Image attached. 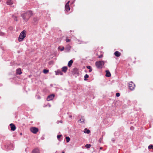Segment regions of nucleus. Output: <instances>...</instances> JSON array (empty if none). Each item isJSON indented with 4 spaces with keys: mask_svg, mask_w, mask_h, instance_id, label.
I'll return each mask as SVG.
<instances>
[{
    "mask_svg": "<svg viewBox=\"0 0 153 153\" xmlns=\"http://www.w3.org/2000/svg\"><path fill=\"white\" fill-rule=\"evenodd\" d=\"M58 49L60 50L61 51H62L64 49V48L63 46H59L58 48Z\"/></svg>",
    "mask_w": 153,
    "mask_h": 153,
    "instance_id": "20",
    "label": "nucleus"
},
{
    "mask_svg": "<svg viewBox=\"0 0 153 153\" xmlns=\"http://www.w3.org/2000/svg\"><path fill=\"white\" fill-rule=\"evenodd\" d=\"M32 153H40V152L38 149L36 148L32 151Z\"/></svg>",
    "mask_w": 153,
    "mask_h": 153,
    "instance_id": "11",
    "label": "nucleus"
},
{
    "mask_svg": "<svg viewBox=\"0 0 153 153\" xmlns=\"http://www.w3.org/2000/svg\"><path fill=\"white\" fill-rule=\"evenodd\" d=\"M32 12L31 11H28L21 15V16L25 21H28L32 15Z\"/></svg>",
    "mask_w": 153,
    "mask_h": 153,
    "instance_id": "1",
    "label": "nucleus"
},
{
    "mask_svg": "<svg viewBox=\"0 0 153 153\" xmlns=\"http://www.w3.org/2000/svg\"><path fill=\"white\" fill-rule=\"evenodd\" d=\"M71 48V46L68 44L66 46L65 49L66 51V52H69L70 51Z\"/></svg>",
    "mask_w": 153,
    "mask_h": 153,
    "instance_id": "7",
    "label": "nucleus"
},
{
    "mask_svg": "<svg viewBox=\"0 0 153 153\" xmlns=\"http://www.w3.org/2000/svg\"><path fill=\"white\" fill-rule=\"evenodd\" d=\"M61 153H65V152H62Z\"/></svg>",
    "mask_w": 153,
    "mask_h": 153,
    "instance_id": "40",
    "label": "nucleus"
},
{
    "mask_svg": "<svg viewBox=\"0 0 153 153\" xmlns=\"http://www.w3.org/2000/svg\"><path fill=\"white\" fill-rule=\"evenodd\" d=\"M135 85V84L132 82H130L129 83V88L131 90L134 89Z\"/></svg>",
    "mask_w": 153,
    "mask_h": 153,
    "instance_id": "4",
    "label": "nucleus"
},
{
    "mask_svg": "<svg viewBox=\"0 0 153 153\" xmlns=\"http://www.w3.org/2000/svg\"><path fill=\"white\" fill-rule=\"evenodd\" d=\"M114 54L116 56L119 57L120 56L121 53L119 52L116 51L114 52Z\"/></svg>",
    "mask_w": 153,
    "mask_h": 153,
    "instance_id": "13",
    "label": "nucleus"
},
{
    "mask_svg": "<svg viewBox=\"0 0 153 153\" xmlns=\"http://www.w3.org/2000/svg\"><path fill=\"white\" fill-rule=\"evenodd\" d=\"M69 117H72V116L71 115H70V116H69Z\"/></svg>",
    "mask_w": 153,
    "mask_h": 153,
    "instance_id": "38",
    "label": "nucleus"
},
{
    "mask_svg": "<svg viewBox=\"0 0 153 153\" xmlns=\"http://www.w3.org/2000/svg\"><path fill=\"white\" fill-rule=\"evenodd\" d=\"M71 41V40L70 39H68V38H67L66 39V41L67 42H70Z\"/></svg>",
    "mask_w": 153,
    "mask_h": 153,
    "instance_id": "26",
    "label": "nucleus"
},
{
    "mask_svg": "<svg viewBox=\"0 0 153 153\" xmlns=\"http://www.w3.org/2000/svg\"><path fill=\"white\" fill-rule=\"evenodd\" d=\"M88 77H89V76L88 74H85L84 76V78H85L84 80H86V79L88 78Z\"/></svg>",
    "mask_w": 153,
    "mask_h": 153,
    "instance_id": "25",
    "label": "nucleus"
},
{
    "mask_svg": "<svg viewBox=\"0 0 153 153\" xmlns=\"http://www.w3.org/2000/svg\"><path fill=\"white\" fill-rule=\"evenodd\" d=\"M103 56V55L102 54H101L100 55L98 56V58H101Z\"/></svg>",
    "mask_w": 153,
    "mask_h": 153,
    "instance_id": "32",
    "label": "nucleus"
},
{
    "mask_svg": "<svg viewBox=\"0 0 153 153\" xmlns=\"http://www.w3.org/2000/svg\"><path fill=\"white\" fill-rule=\"evenodd\" d=\"M55 95L54 94H52L48 96L47 99L48 101H50L52 100L54 98Z\"/></svg>",
    "mask_w": 153,
    "mask_h": 153,
    "instance_id": "6",
    "label": "nucleus"
},
{
    "mask_svg": "<svg viewBox=\"0 0 153 153\" xmlns=\"http://www.w3.org/2000/svg\"><path fill=\"white\" fill-rule=\"evenodd\" d=\"M84 119L82 117L81 119L79 120V122L80 123H84Z\"/></svg>",
    "mask_w": 153,
    "mask_h": 153,
    "instance_id": "21",
    "label": "nucleus"
},
{
    "mask_svg": "<svg viewBox=\"0 0 153 153\" xmlns=\"http://www.w3.org/2000/svg\"><path fill=\"white\" fill-rule=\"evenodd\" d=\"M102 140V139H100V140H99V142L100 143H101V141Z\"/></svg>",
    "mask_w": 153,
    "mask_h": 153,
    "instance_id": "35",
    "label": "nucleus"
},
{
    "mask_svg": "<svg viewBox=\"0 0 153 153\" xmlns=\"http://www.w3.org/2000/svg\"><path fill=\"white\" fill-rule=\"evenodd\" d=\"M73 63V61L72 60H70L68 62V66L70 67L72 65Z\"/></svg>",
    "mask_w": 153,
    "mask_h": 153,
    "instance_id": "15",
    "label": "nucleus"
},
{
    "mask_svg": "<svg viewBox=\"0 0 153 153\" xmlns=\"http://www.w3.org/2000/svg\"><path fill=\"white\" fill-rule=\"evenodd\" d=\"M16 74L19 75L21 74L22 73L21 69L20 68H19L16 70Z\"/></svg>",
    "mask_w": 153,
    "mask_h": 153,
    "instance_id": "10",
    "label": "nucleus"
},
{
    "mask_svg": "<svg viewBox=\"0 0 153 153\" xmlns=\"http://www.w3.org/2000/svg\"><path fill=\"white\" fill-rule=\"evenodd\" d=\"M133 128H134L133 127H131V129H133Z\"/></svg>",
    "mask_w": 153,
    "mask_h": 153,
    "instance_id": "36",
    "label": "nucleus"
},
{
    "mask_svg": "<svg viewBox=\"0 0 153 153\" xmlns=\"http://www.w3.org/2000/svg\"><path fill=\"white\" fill-rule=\"evenodd\" d=\"M48 72H49V70H48L44 69L43 71V72L45 74L48 73Z\"/></svg>",
    "mask_w": 153,
    "mask_h": 153,
    "instance_id": "24",
    "label": "nucleus"
},
{
    "mask_svg": "<svg viewBox=\"0 0 153 153\" xmlns=\"http://www.w3.org/2000/svg\"><path fill=\"white\" fill-rule=\"evenodd\" d=\"M73 71H75V72L76 73L77 71V69L76 68H74L73 69Z\"/></svg>",
    "mask_w": 153,
    "mask_h": 153,
    "instance_id": "28",
    "label": "nucleus"
},
{
    "mask_svg": "<svg viewBox=\"0 0 153 153\" xmlns=\"http://www.w3.org/2000/svg\"><path fill=\"white\" fill-rule=\"evenodd\" d=\"M7 4L8 5H11L13 4V1L11 0H8L7 1Z\"/></svg>",
    "mask_w": 153,
    "mask_h": 153,
    "instance_id": "17",
    "label": "nucleus"
},
{
    "mask_svg": "<svg viewBox=\"0 0 153 153\" xmlns=\"http://www.w3.org/2000/svg\"><path fill=\"white\" fill-rule=\"evenodd\" d=\"M14 17H15V16H13V18H14V20H15L16 21H17V17H15V18H14Z\"/></svg>",
    "mask_w": 153,
    "mask_h": 153,
    "instance_id": "33",
    "label": "nucleus"
},
{
    "mask_svg": "<svg viewBox=\"0 0 153 153\" xmlns=\"http://www.w3.org/2000/svg\"><path fill=\"white\" fill-rule=\"evenodd\" d=\"M102 149V147H101L100 148V149Z\"/></svg>",
    "mask_w": 153,
    "mask_h": 153,
    "instance_id": "37",
    "label": "nucleus"
},
{
    "mask_svg": "<svg viewBox=\"0 0 153 153\" xmlns=\"http://www.w3.org/2000/svg\"><path fill=\"white\" fill-rule=\"evenodd\" d=\"M62 135H58L57 136V138L59 139L60 138L62 137Z\"/></svg>",
    "mask_w": 153,
    "mask_h": 153,
    "instance_id": "30",
    "label": "nucleus"
},
{
    "mask_svg": "<svg viewBox=\"0 0 153 153\" xmlns=\"http://www.w3.org/2000/svg\"><path fill=\"white\" fill-rule=\"evenodd\" d=\"M92 71V68H91V69H89V72H91Z\"/></svg>",
    "mask_w": 153,
    "mask_h": 153,
    "instance_id": "34",
    "label": "nucleus"
},
{
    "mask_svg": "<svg viewBox=\"0 0 153 153\" xmlns=\"http://www.w3.org/2000/svg\"><path fill=\"white\" fill-rule=\"evenodd\" d=\"M104 64V62L102 61H97L95 63V65L97 68L100 69L102 68Z\"/></svg>",
    "mask_w": 153,
    "mask_h": 153,
    "instance_id": "3",
    "label": "nucleus"
},
{
    "mask_svg": "<svg viewBox=\"0 0 153 153\" xmlns=\"http://www.w3.org/2000/svg\"><path fill=\"white\" fill-rule=\"evenodd\" d=\"M116 95L117 97H119L120 95V94L119 93H116Z\"/></svg>",
    "mask_w": 153,
    "mask_h": 153,
    "instance_id": "29",
    "label": "nucleus"
},
{
    "mask_svg": "<svg viewBox=\"0 0 153 153\" xmlns=\"http://www.w3.org/2000/svg\"><path fill=\"white\" fill-rule=\"evenodd\" d=\"M152 149H153V148H152Z\"/></svg>",
    "mask_w": 153,
    "mask_h": 153,
    "instance_id": "42",
    "label": "nucleus"
},
{
    "mask_svg": "<svg viewBox=\"0 0 153 153\" xmlns=\"http://www.w3.org/2000/svg\"><path fill=\"white\" fill-rule=\"evenodd\" d=\"M56 75H62L63 74V73L61 71L59 70H57L56 71H55Z\"/></svg>",
    "mask_w": 153,
    "mask_h": 153,
    "instance_id": "12",
    "label": "nucleus"
},
{
    "mask_svg": "<svg viewBox=\"0 0 153 153\" xmlns=\"http://www.w3.org/2000/svg\"><path fill=\"white\" fill-rule=\"evenodd\" d=\"M91 146V145L90 144H87L85 146V147L87 149L90 148Z\"/></svg>",
    "mask_w": 153,
    "mask_h": 153,
    "instance_id": "22",
    "label": "nucleus"
},
{
    "mask_svg": "<svg viewBox=\"0 0 153 153\" xmlns=\"http://www.w3.org/2000/svg\"><path fill=\"white\" fill-rule=\"evenodd\" d=\"M86 67L88 69H91L92 68L91 66H87Z\"/></svg>",
    "mask_w": 153,
    "mask_h": 153,
    "instance_id": "31",
    "label": "nucleus"
},
{
    "mask_svg": "<svg viewBox=\"0 0 153 153\" xmlns=\"http://www.w3.org/2000/svg\"><path fill=\"white\" fill-rule=\"evenodd\" d=\"M11 127V130L12 131H14L16 129V127L14 124L11 123L10 125Z\"/></svg>",
    "mask_w": 153,
    "mask_h": 153,
    "instance_id": "9",
    "label": "nucleus"
},
{
    "mask_svg": "<svg viewBox=\"0 0 153 153\" xmlns=\"http://www.w3.org/2000/svg\"><path fill=\"white\" fill-rule=\"evenodd\" d=\"M153 147V145H150L148 147V148L149 149H152Z\"/></svg>",
    "mask_w": 153,
    "mask_h": 153,
    "instance_id": "27",
    "label": "nucleus"
},
{
    "mask_svg": "<svg viewBox=\"0 0 153 153\" xmlns=\"http://www.w3.org/2000/svg\"><path fill=\"white\" fill-rule=\"evenodd\" d=\"M38 21V19L37 18H34L32 21V22L33 23H36Z\"/></svg>",
    "mask_w": 153,
    "mask_h": 153,
    "instance_id": "19",
    "label": "nucleus"
},
{
    "mask_svg": "<svg viewBox=\"0 0 153 153\" xmlns=\"http://www.w3.org/2000/svg\"><path fill=\"white\" fill-rule=\"evenodd\" d=\"M106 74L105 76H106L109 77L111 76V73L109 71L106 70Z\"/></svg>",
    "mask_w": 153,
    "mask_h": 153,
    "instance_id": "14",
    "label": "nucleus"
},
{
    "mask_svg": "<svg viewBox=\"0 0 153 153\" xmlns=\"http://www.w3.org/2000/svg\"><path fill=\"white\" fill-rule=\"evenodd\" d=\"M68 69L67 67L66 66H64L62 68V71L64 72H66Z\"/></svg>",
    "mask_w": 153,
    "mask_h": 153,
    "instance_id": "16",
    "label": "nucleus"
},
{
    "mask_svg": "<svg viewBox=\"0 0 153 153\" xmlns=\"http://www.w3.org/2000/svg\"><path fill=\"white\" fill-rule=\"evenodd\" d=\"M20 134L21 135H22V133H20Z\"/></svg>",
    "mask_w": 153,
    "mask_h": 153,
    "instance_id": "39",
    "label": "nucleus"
},
{
    "mask_svg": "<svg viewBox=\"0 0 153 153\" xmlns=\"http://www.w3.org/2000/svg\"><path fill=\"white\" fill-rule=\"evenodd\" d=\"M30 130V131L33 134H36L38 131V128L35 127H31Z\"/></svg>",
    "mask_w": 153,
    "mask_h": 153,
    "instance_id": "5",
    "label": "nucleus"
},
{
    "mask_svg": "<svg viewBox=\"0 0 153 153\" xmlns=\"http://www.w3.org/2000/svg\"><path fill=\"white\" fill-rule=\"evenodd\" d=\"M69 1H68L66 4L65 7V9L67 11H69L70 9V7L69 6Z\"/></svg>",
    "mask_w": 153,
    "mask_h": 153,
    "instance_id": "8",
    "label": "nucleus"
},
{
    "mask_svg": "<svg viewBox=\"0 0 153 153\" xmlns=\"http://www.w3.org/2000/svg\"><path fill=\"white\" fill-rule=\"evenodd\" d=\"M49 107H50V106H51V105H49Z\"/></svg>",
    "mask_w": 153,
    "mask_h": 153,
    "instance_id": "41",
    "label": "nucleus"
},
{
    "mask_svg": "<svg viewBox=\"0 0 153 153\" xmlns=\"http://www.w3.org/2000/svg\"><path fill=\"white\" fill-rule=\"evenodd\" d=\"M26 31L24 30L20 33L18 38V40L19 42H22L26 37Z\"/></svg>",
    "mask_w": 153,
    "mask_h": 153,
    "instance_id": "2",
    "label": "nucleus"
},
{
    "mask_svg": "<svg viewBox=\"0 0 153 153\" xmlns=\"http://www.w3.org/2000/svg\"><path fill=\"white\" fill-rule=\"evenodd\" d=\"M84 132L85 133L88 134L90 133V131L87 128H85L84 129Z\"/></svg>",
    "mask_w": 153,
    "mask_h": 153,
    "instance_id": "18",
    "label": "nucleus"
},
{
    "mask_svg": "<svg viewBox=\"0 0 153 153\" xmlns=\"http://www.w3.org/2000/svg\"><path fill=\"white\" fill-rule=\"evenodd\" d=\"M66 138V142H69L70 140V137H66L65 138Z\"/></svg>",
    "mask_w": 153,
    "mask_h": 153,
    "instance_id": "23",
    "label": "nucleus"
}]
</instances>
